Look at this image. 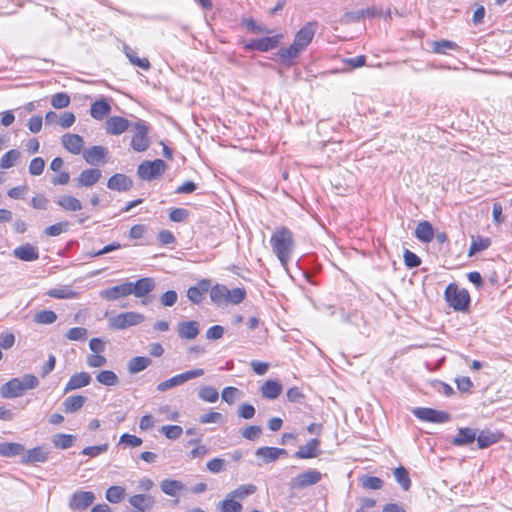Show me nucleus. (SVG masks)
<instances>
[{"mask_svg": "<svg viewBox=\"0 0 512 512\" xmlns=\"http://www.w3.org/2000/svg\"><path fill=\"white\" fill-rule=\"evenodd\" d=\"M21 153L16 150L12 149L6 152L0 159V167L2 169H9L13 167L16 163V161L20 158Z\"/></svg>", "mask_w": 512, "mask_h": 512, "instance_id": "44", "label": "nucleus"}, {"mask_svg": "<svg viewBox=\"0 0 512 512\" xmlns=\"http://www.w3.org/2000/svg\"><path fill=\"white\" fill-rule=\"evenodd\" d=\"M444 299L455 311H466L470 304L469 292L466 289H459L455 283H450L446 287Z\"/></svg>", "mask_w": 512, "mask_h": 512, "instance_id": "2", "label": "nucleus"}, {"mask_svg": "<svg viewBox=\"0 0 512 512\" xmlns=\"http://www.w3.org/2000/svg\"><path fill=\"white\" fill-rule=\"evenodd\" d=\"M319 445L320 441L318 439H311L305 445L299 447L295 457L299 459L314 458L318 454Z\"/></svg>", "mask_w": 512, "mask_h": 512, "instance_id": "29", "label": "nucleus"}, {"mask_svg": "<svg viewBox=\"0 0 512 512\" xmlns=\"http://www.w3.org/2000/svg\"><path fill=\"white\" fill-rule=\"evenodd\" d=\"M88 331L84 327H73L68 330L66 337L71 341H84L87 338Z\"/></svg>", "mask_w": 512, "mask_h": 512, "instance_id": "54", "label": "nucleus"}, {"mask_svg": "<svg viewBox=\"0 0 512 512\" xmlns=\"http://www.w3.org/2000/svg\"><path fill=\"white\" fill-rule=\"evenodd\" d=\"M199 398L205 402L214 403L219 398L218 391L212 386H204L199 390Z\"/></svg>", "mask_w": 512, "mask_h": 512, "instance_id": "51", "label": "nucleus"}, {"mask_svg": "<svg viewBox=\"0 0 512 512\" xmlns=\"http://www.w3.org/2000/svg\"><path fill=\"white\" fill-rule=\"evenodd\" d=\"M91 382V376L87 372H79L73 374L67 382L64 392L67 393L72 390L80 389L88 386Z\"/></svg>", "mask_w": 512, "mask_h": 512, "instance_id": "23", "label": "nucleus"}, {"mask_svg": "<svg viewBox=\"0 0 512 512\" xmlns=\"http://www.w3.org/2000/svg\"><path fill=\"white\" fill-rule=\"evenodd\" d=\"M130 127V122L120 116H113L106 120L105 130L110 135H121Z\"/></svg>", "mask_w": 512, "mask_h": 512, "instance_id": "15", "label": "nucleus"}, {"mask_svg": "<svg viewBox=\"0 0 512 512\" xmlns=\"http://www.w3.org/2000/svg\"><path fill=\"white\" fill-rule=\"evenodd\" d=\"M476 439V431L472 428H460L457 435L453 438L451 443L455 446H464L474 442Z\"/></svg>", "mask_w": 512, "mask_h": 512, "instance_id": "30", "label": "nucleus"}, {"mask_svg": "<svg viewBox=\"0 0 512 512\" xmlns=\"http://www.w3.org/2000/svg\"><path fill=\"white\" fill-rule=\"evenodd\" d=\"M128 501L136 509V512H145L155 504L154 497L149 494H136L131 496Z\"/></svg>", "mask_w": 512, "mask_h": 512, "instance_id": "19", "label": "nucleus"}, {"mask_svg": "<svg viewBox=\"0 0 512 512\" xmlns=\"http://www.w3.org/2000/svg\"><path fill=\"white\" fill-rule=\"evenodd\" d=\"M107 155V150L103 146H92L83 150V158L90 165H97L104 162Z\"/></svg>", "mask_w": 512, "mask_h": 512, "instance_id": "18", "label": "nucleus"}, {"mask_svg": "<svg viewBox=\"0 0 512 512\" xmlns=\"http://www.w3.org/2000/svg\"><path fill=\"white\" fill-rule=\"evenodd\" d=\"M70 104V97L67 93L60 92L53 95L51 105L56 109L66 108Z\"/></svg>", "mask_w": 512, "mask_h": 512, "instance_id": "53", "label": "nucleus"}, {"mask_svg": "<svg viewBox=\"0 0 512 512\" xmlns=\"http://www.w3.org/2000/svg\"><path fill=\"white\" fill-rule=\"evenodd\" d=\"M15 258L22 261H35L39 258V250L36 246L26 243L13 250Z\"/></svg>", "mask_w": 512, "mask_h": 512, "instance_id": "20", "label": "nucleus"}, {"mask_svg": "<svg viewBox=\"0 0 512 512\" xmlns=\"http://www.w3.org/2000/svg\"><path fill=\"white\" fill-rule=\"evenodd\" d=\"M317 27L318 23L316 21L306 23L295 35L294 42H296V46L305 49L311 43Z\"/></svg>", "mask_w": 512, "mask_h": 512, "instance_id": "12", "label": "nucleus"}, {"mask_svg": "<svg viewBox=\"0 0 512 512\" xmlns=\"http://www.w3.org/2000/svg\"><path fill=\"white\" fill-rule=\"evenodd\" d=\"M255 491H256V486H254L253 484H244V485H240L239 487H237L235 490L230 492L228 495L234 499L235 498L244 499L247 496L255 493Z\"/></svg>", "mask_w": 512, "mask_h": 512, "instance_id": "48", "label": "nucleus"}, {"mask_svg": "<svg viewBox=\"0 0 512 512\" xmlns=\"http://www.w3.org/2000/svg\"><path fill=\"white\" fill-rule=\"evenodd\" d=\"M177 330L180 338L192 340L199 334V324L196 321L180 322Z\"/></svg>", "mask_w": 512, "mask_h": 512, "instance_id": "27", "label": "nucleus"}, {"mask_svg": "<svg viewBox=\"0 0 512 512\" xmlns=\"http://www.w3.org/2000/svg\"><path fill=\"white\" fill-rule=\"evenodd\" d=\"M160 489L165 495L178 497L185 490V484L179 480L164 479L160 483Z\"/></svg>", "mask_w": 512, "mask_h": 512, "instance_id": "25", "label": "nucleus"}, {"mask_svg": "<svg viewBox=\"0 0 512 512\" xmlns=\"http://www.w3.org/2000/svg\"><path fill=\"white\" fill-rule=\"evenodd\" d=\"M124 53L133 65L138 66L144 70H148L150 68L151 65L149 60L147 58H139L136 55V52L128 45H124Z\"/></svg>", "mask_w": 512, "mask_h": 512, "instance_id": "38", "label": "nucleus"}, {"mask_svg": "<svg viewBox=\"0 0 512 512\" xmlns=\"http://www.w3.org/2000/svg\"><path fill=\"white\" fill-rule=\"evenodd\" d=\"M165 168L166 164L161 159L144 161L138 166L137 173L142 180L150 181L161 175Z\"/></svg>", "mask_w": 512, "mask_h": 512, "instance_id": "6", "label": "nucleus"}, {"mask_svg": "<svg viewBox=\"0 0 512 512\" xmlns=\"http://www.w3.org/2000/svg\"><path fill=\"white\" fill-rule=\"evenodd\" d=\"M48 458V451L43 447H35L24 451L22 455V463H44Z\"/></svg>", "mask_w": 512, "mask_h": 512, "instance_id": "26", "label": "nucleus"}, {"mask_svg": "<svg viewBox=\"0 0 512 512\" xmlns=\"http://www.w3.org/2000/svg\"><path fill=\"white\" fill-rule=\"evenodd\" d=\"M415 236L423 243H430L434 238V229L428 221H422L415 229Z\"/></svg>", "mask_w": 512, "mask_h": 512, "instance_id": "31", "label": "nucleus"}, {"mask_svg": "<svg viewBox=\"0 0 512 512\" xmlns=\"http://www.w3.org/2000/svg\"><path fill=\"white\" fill-rule=\"evenodd\" d=\"M24 450V446L20 443H0V455L3 457H14L18 455H23Z\"/></svg>", "mask_w": 512, "mask_h": 512, "instance_id": "36", "label": "nucleus"}, {"mask_svg": "<svg viewBox=\"0 0 512 512\" xmlns=\"http://www.w3.org/2000/svg\"><path fill=\"white\" fill-rule=\"evenodd\" d=\"M219 509L221 512H241L242 505L227 495L226 499L219 504Z\"/></svg>", "mask_w": 512, "mask_h": 512, "instance_id": "49", "label": "nucleus"}, {"mask_svg": "<svg viewBox=\"0 0 512 512\" xmlns=\"http://www.w3.org/2000/svg\"><path fill=\"white\" fill-rule=\"evenodd\" d=\"M57 204L68 211H79L82 209L80 200L74 196H62L57 200Z\"/></svg>", "mask_w": 512, "mask_h": 512, "instance_id": "41", "label": "nucleus"}, {"mask_svg": "<svg viewBox=\"0 0 512 512\" xmlns=\"http://www.w3.org/2000/svg\"><path fill=\"white\" fill-rule=\"evenodd\" d=\"M134 134L131 140V147L137 152H144L148 149L150 142L147 137L148 128L143 121H138L132 125Z\"/></svg>", "mask_w": 512, "mask_h": 512, "instance_id": "7", "label": "nucleus"}, {"mask_svg": "<svg viewBox=\"0 0 512 512\" xmlns=\"http://www.w3.org/2000/svg\"><path fill=\"white\" fill-rule=\"evenodd\" d=\"M246 296V291L243 288H234L232 290L228 289V295H227V304H240Z\"/></svg>", "mask_w": 512, "mask_h": 512, "instance_id": "52", "label": "nucleus"}, {"mask_svg": "<svg viewBox=\"0 0 512 512\" xmlns=\"http://www.w3.org/2000/svg\"><path fill=\"white\" fill-rule=\"evenodd\" d=\"M145 316L141 313L128 311L108 318V326L114 330H124L143 323Z\"/></svg>", "mask_w": 512, "mask_h": 512, "instance_id": "3", "label": "nucleus"}, {"mask_svg": "<svg viewBox=\"0 0 512 512\" xmlns=\"http://www.w3.org/2000/svg\"><path fill=\"white\" fill-rule=\"evenodd\" d=\"M129 295H131L130 282H123L119 285L100 291V297L108 301H115Z\"/></svg>", "mask_w": 512, "mask_h": 512, "instance_id": "13", "label": "nucleus"}, {"mask_svg": "<svg viewBox=\"0 0 512 512\" xmlns=\"http://www.w3.org/2000/svg\"><path fill=\"white\" fill-rule=\"evenodd\" d=\"M125 497V489L121 486H111L106 491V499L110 503H119Z\"/></svg>", "mask_w": 512, "mask_h": 512, "instance_id": "47", "label": "nucleus"}, {"mask_svg": "<svg viewBox=\"0 0 512 512\" xmlns=\"http://www.w3.org/2000/svg\"><path fill=\"white\" fill-rule=\"evenodd\" d=\"M161 432L171 440L178 439L182 433L183 429L181 426L178 425H165L161 428Z\"/></svg>", "mask_w": 512, "mask_h": 512, "instance_id": "57", "label": "nucleus"}, {"mask_svg": "<svg viewBox=\"0 0 512 512\" xmlns=\"http://www.w3.org/2000/svg\"><path fill=\"white\" fill-rule=\"evenodd\" d=\"M394 477L398 484L403 488V490H409L411 486V480L408 474V471L403 467L399 466L394 470Z\"/></svg>", "mask_w": 512, "mask_h": 512, "instance_id": "43", "label": "nucleus"}, {"mask_svg": "<svg viewBox=\"0 0 512 512\" xmlns=\"http://www.w3.org/2000/svg\"><path fill=\"white\" fill-rule=\"evenodd\" d=\"M111 111V106L106 99L95 101L90 107V114L96 120H102Z\"/></svg>", "mask_w": 512, "mask_h": 512, "instance_id": "32", "label": "nucleus"}, {"mask_svg": "<svg viewBox=\"0 0 512 512\" xmlns=\"http://www.w3.org/2000/svg\"><path fill=\"white\" fill-rule=\"evenodd\" d=\"M489 239L485 238H478L476 240H473L470 248H469V255H474L477 252L483 251L489 247Z\"/></svg>", "mask_w": 512, "mask_h": 512, "instance_id": "61", "label": "nucleus"}, {"mask_svg": "<svg viewBox=\"0 0 512 512\" xmlns=\"http://www.w3.org/2000/svg\"><path fill=\"white\" fill-rule=\"evenodd\" d=\"M130 284L131 295L141 298V303L143 305H148L150 303V299L147 298V295L155 289V280L150 277H145L137 280L136 282H130Z\"/></svg>", "mask_w": 512, "mask_h": 512, "instance_id": "5", "label": "nucleus"}, {"mask_svg": "<svg viewBox=\"0 0 512 512\" xmlns=\"http://www.w3.org/2000/svg\"><path fill=\"white\" fill-rule=\"evenodd\" d=\"M68 226H69V222H59V223L53 224L51 226H48L45 229V233H46V235L52 236V237L58 236L62 232L66 231Z\"/></svg>", "mask_w": 512, "mask_h": 512, "instance_id": "63", "label": "nucleus"}, {"mask_svg": "<svg viewBox=\"0 0 512 512\" xmlns=\"http://www.w3.org/2000/svg\"><path fill=\"white\" fill-rule=\"evenodd\" d=\"M102 177L100 169L91 168L83 170L75 179L77 187H91L95 185Z\"/></svg>", "mask_w": 512, "mask_h": 512, "instance_id": "14", "label": "nucleus"}, {"mask_svg": "<svg viewBox=\"0 0 512 512\" xmlns=\"http://www.w3.org/2000/svg\"><path fill=\"white\" fill-rule=\"evenodd\" d=\"M369 12L370 11L368 9L346 12L342 17V22L345 24H349L352 22H358L362 18H364L366 14H369Z\"/></svg>", "mask_w": 512, "mask_h": 512, "instance_id": "58", "label": "nucleus"}, {"mask_svg": "<svg viewBox=\"0 0 512 512\" xmlns=\"http://www.w3.org/2000/svg\"><path fill=\"white\" fill-rule=\"evenodd\" d=\"M270 243L273 252L281 262L286 266L294 251L295 243L292 232L286 227L277 228L271 236Z\"/></svg>", "mask_w": 512, "mask_h": 512, "instance_id": "1", "label": "nucleus"}, {"mask_svg": "<svg viewBox=\"0 0 512 512\" xmlns=\"http://www.w3.org/2000/svg\"><path fill=\"white\" fill-rule=\"evenodd\" d=\"M431 51L435 54L447 55L450 51H459V45L450 40L440 39L430 42Z\"/></svg>", "mask_w": 512, "mask_h": 512, "instance_id": "28", "label": "nucleus"}, {"mask_svg": "<svg viewBox=\"0 0 512 512\" xmlns=\"http://www.w3.org/2000/svg\"><path fill=\"white\" fill-rule=\"evenodd\" d=\"M95 500V495L90 491H77L74 492L69 499V508L71 510H85Z\"/></svg>", "mask_w": 512, "mask_h": 512, "instance_id": "10", "label": "nucleus"}, {"mask_svg": "<svg viewBox=\"0 0 512 512\" xmlns=\"http://www.w3.org/2000/svg\"><path fill=\"white\" fill-rule=\"evenodd\" d=\"M151 363L152 360L148 357L136 356L128 361L127 368L129 373L136 374L145 370Z\"/></svg>", "mask_w": 512, "mask_h": 512, "instance_id": "35", "label": "nucleus"}, {"mask_svg": "<svg viewBox=\"0 0 512 512\" xmlns=\"http://www.w3.org/2000/svg\"><path fill=\"white\" fill-rule=\"evenodd\" d=\"M287 455V451L283 448L263 446L255 451L257 465H267L277 461L281 456Z\"/></svg>", "mask_w": 512, "mask_h": 512, "instance_id": "8", "label": "nucleus"}, {"mask_svg": "<svg viewBox=\"0 0 512 512\" xmlns=\"http://www.w3.org/2000/svg\"><path fill=\"white\" fill-rule=\"evenodd\" d=\"M75 437L70 434H55L52 437V443L55 447L60 449H68L73 446Z\"/></svg>", "mask_w": 512, "mask_h": 512, "instance_id": "42", "label": "nucleus"}, {"mask_svg": "<svg viewBox=\"0 0 512 512\" xmlns=\"http://www.w3.org/2000/svg\"><path fill=\"white\" fill-rule=\"evenodd\" d=\"M261 433L262 429L257 425L248 426L241 431L242 437L251 441L258 439Z\"/></svg>", "mask_w": 512, "mask_h": 512, "instance_id": "60", "label": "nucleus"}, {"mask_svg": "<svg viewBox=\"0 0 512 512\" xmlns=\"http://www.w3.org/2000/svg\"><path fill=\"white\" fill-rule=\"evenodd\" d=\"M96 380L105 386H116L119 383V378L116 373L110 370H101L98 372Z\"/></svg>", "mask_w": 512, "mask_h": 512, "instance_id": "40", "label": "nucleus"}, {"mask_svg": "<svg viewBox=\"0 0 512 512\" xmlns=\"http://www.w3.org/2000/svg\"><path fill=\"white\" fill-rule=\"evenodd\" d=\"M24 393L19 378H13L2 385L0 394L5 399L16 398L22 396Z\"/></svg>", "mask_w": 512, "mask_h": 512, "instance_id": "21", "label": "nucleus"}, {"mask_svg": "<svg viewBox=\"0 0 512 512\" xmlns=\"http://www.w3.org/2000/svg\"><path fill=\"white\" fill-rule=\"evenodd\" d=\"M87 398L82 395H74L66 398L63 402L64 410L66 413H74L80 410L85 404Z\"/></svg>", "mask_w": 512, "mask_h": 512, "instance_id": "37", "label": "nucleus"}, {"mask_svg": "<svg viewBox=\"0 0 512 512\" xmlns=\"http://www.w3.org/2000/svg\"><path fill=\"white\" fill-rule=\"evenodd\" d=\"M209 288L210 281L203 279L199 281L196 286H192L187 290V297L191 302L199 304L203 299L204 293H206Z\"/></svg>", "mask_w": 512, "mask_h": 512, "instance_id": "22", "label": "nucleus"}, {"mask_svg": "<svg viewBox=\"0 0 512 512\" xmlns=\"http://www.w3.org/2000/svg\"><path fill=\"white\" fill-rule=\"evenodd\" d=\"M202 375H204V370L201 368L183 372L159 383L157 385V391L165 392L169 389L180 386L191 379L201 377Z\"/></svg>", "mask_w": 512, "mask_h": 512, "instance_id": "4", "label": "nucleus"}, {"mask_svg": "<svg viewBox=\"0 0 512 512\" xmlns=\"http://www.w3.org/2000/svg\"><path fill=\"white\" fill-rule=\"evenodd\" d=\"M476 440L478 447L484 449L498 442L499 437L490 431H481L478 435L476 434Z\"/></svg>", "mask_w": 512, "mask_h": 512, "instance_id": "39", "label": "nucleus"}, {"mask_svg": "<svg viewBox=\"0 0 512 512\" xmlns=\"http://www.w3.org/2000/svg\"><path fill=\"white\" fill-rule=\"evenodd\" d=\"M413 414L422 421L432 423H445L450 420L448 413L432 408H415Z\"/></svg>", "mask_w": 512, "mask_h": 512, "instance_id": "9", "label": "nucleus"}, {"mask_svg": "<svg viewBox=\"0 0 512 512\" xmlns=\"http://www.w3.org/2000/svg\"><path fill=\"white\" fill-rule=\"evenodd\" d=\"M178 299V294L174 290H169L160 296V302L165 307L173 306Z\"/></svg>", "mask_w": 512, "mask_h": 512, "instance_id": "64", "label": "nucleus"}, {"mask_svg": "<svg viewBox=\"0 0 512 512\" xmlns=\"http://www.w3.org/2000/svg\"><path fill=\"white\" fill-rule=\"evenodd\" d=\"M61 142L64 148L74 155H78L83 151L84 140L78 134H64Z\"/></svg>", "mask_w": 512, "mask_h": 512, "instance_id": "16", "label": "nucleus"}, {"mask_svg": "<svg viewBox=\"0 0 512 512\" xmlns=\"http://www.w3.org/2000/svg\"><path fill=\"white\" fill-rule=\"evenodd\" d=\"M47 295L57 299H73L77 296V293L71 290L69 287H61L50 289Z\"/></svg>", "mask_w": 512, "mask_h": 512, "instance_id": "46", "label": "nucleus"}, {"mask_svg": "<svg viewBox=\"0 0 512 512\" xmlns=\"http://www.w3.org/2000/svg\"><path fill=\"white\" fill-rule=\"evenodd\" d=\"M133 186L132 180L124 175L117 173L109 178L107 182V187L111 190L118 192H126L129 191Z\"/></svg>", "mask_w": 512, "mask_h": 512, "instance_id": "17", "label": "nucleus"}, {"mask_svg": "<svg viewBox=\"0 0 512 512\" xmlns=\"http://www.w3.org/2000/svg\"><path fill=\"white\" fill-rule=\"evenodd\" d=\"M243 397V393L236 387H225L222 391V399L229 405L233 404L235 401L241 399Z\"/></svg>", "mask_w": 512, "mask_h": 512, "instance_id": "45", "label": "nucleus"}, {"mask_svg": "<svg viewBox=\"0 0 512 512\" xmlns=\"http://www.w3.org/2000/svg\"><path fill=\"white\" fill-rule=\"evenodd\" d=\"M321 478L322 475L319 471L310 469L293 478L291 481V486L292 488L303 489L318 483Z\"/></svg>", "mask_w": 512, "mask_h": 512, "instance_id": "11", "label": "nucleus"}, {"mask_svg": "<svg viewBox=\"0 0 512 512\" xmlns=\"http://www.w3.org/2000/svg\"><path fill=\"white\" fill-rule=\"evenodd\" d=\"M23 391L35 389L39 385L38 378L33 374H25L19 378Z\"/></svg>", "mask_w": 512, "mask_h": 512, "instance_id": "55", "label": "nucleus"}, {"mask_svg": "<svg viewBox=\"0 0 512 512\" xmlns=\"http://www.w3.org/2000/svg\"><path fill=\"white\" fill-rule=\"evenodd\" d=\"M282 392V385L278 381L267 380L261 386V394L267 399H276Z\"/></svg>", "mask_w": 512, "mask_h": 512, "instance_id": "33", "label": "nucleus"}, {"mask_svg": "<svg viewBox=\"0 0 512 512\" xmlns=\"http://www.w3.org/2000/svg\"><path fill=\"white\" fill-rule=\"evenodd\" d=\"M280 36L275 35L272 37H265L261 39L252 40L247 47L253 50L262 52L269 51L278 45Z\"/></svg>", "mask_w": 512, "mask_h": 512, "instance_id": "24", "label": "nucleus"}, {"mask_svg": "<svg viewBox=\"0 0 512 512\" xmlns=\"http://www.w3.org/2000/svg\"><path fill=\"white\" fill-rule=\"evenodd\" d=\"M303 50V48L296 46V42H293V44L290 45L289 47L281 48L279 51V56L282 59H293L296 58L299 55V53Z\"/></svg>", "mask_w": 512, "mask_h": 512, "instance_id": "56", "label": "nucleus"}, {"mask_svg": "<svg viewBox=\"0 0 512 512\" xmlns=\"http://www.w3.org/2000/svg\"><path fill=\"white\" fill-rule=\"evenodd\" d=\"M45 161L42 157L33 158L29 164V173L33 176H39L43 173Z\"/></svg>", "mask_w": 512, "mask_h": 512, "instance_id": "59", "label": "nucleus"}, {"mask_svg": "<svg viewBox=\"0 0 512 512\" xmlns=\"http://www.w3.org/2000/svg\"><path fill=\"white\" fill-rule=\"evenodd\" d=\"M57 320V314L52 310H43L35 314L34 321L38 324H52Z\"/></svg>", "mask_w": 512, "mask_h": 512, "instance_id": "50", "label": "nucleus"}, {"mask_svg": "<svg viewBox=\"0 0 512 512\" xmlns=\"http://www.w3.org/2000/svg\"><path fill=\"white\" fill-rule=\"evenodd\" d=\"M228 288L222 284H216L210 289V298L218 306L227 305Z\"/></svg>", "mask_w": 512, "mask_h": 512, "instance_id": "34", "label": "nucleus"}, {"mask_svg": "<svg viewBox=\"0 0 512 512\" xmlns=\"http://www.w3.org/2000/svg\"><path fill=\"white\" fill-rule=\"evenodd\" d=\"M108 450V444H101L96 446H88L82 450V454L89 457H97L98 455Z\"/></svg>", "mask_w": 512, "mask_h": 512, "instance_id": "62", "label": "nucleus"}]
</instances>
